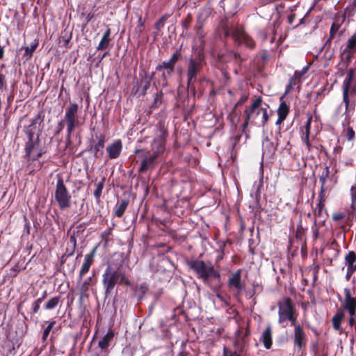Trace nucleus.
<instances>
[{
    "mask_svg": "<svg viewBox=\"0 0 356 356\" xmlns=\"http://www.w3.org/2000/svg\"><path fill=\"white\" fill-rule=\"evenodd\" d=\"M260 341L263 343L266 349H270L272 346V332L270 327H267L263 332Z\"/></svg>",
    "mask_w": 356,
    "mask_h": 356,
    "instance_id": "f3484780",
    "label": "nucleus"
},
{
    "mask_svg": "<svg viewBox=\"0 0 356 356\" xmlns=\"http://www.w3.org/2000/svg\"><path fill=\"white\" fill-rule=\"evenodd\" d=\"M34 147H35V143L33 141V134L29 133V140L26 143V148H25L26 154L27 156H31V154H32Z\"/></svg>",
    "mask_w": 356,
    "mask_h": 356,
    "instance_id": "c85d7f7f",
    "label": "nucleus"
},
{
    "mask_svg": "<svg viewBox=\"0 0 356 356\" xmlns=\"http://www.w3.org/2000/svg\"><path fill=\"white\" fill-rule=\"evenodd\" d=\"M134 294L138 299H141L148 290V285L146 282H139L136 284L134 289Z\"/></svg>",
    "mask_w": 356,
    "mask_h": 356,
    "instance_id": "412c9836",
    "label": "nucleus"
},
{
    "mask_svg": "<svg viewBox=\"0 0 356 356\" xmlns=\"http://www.w3.org/2000/svg\"><path fill=\"white\" fill-rule=\"evenodd\" d=\"M177 54H174L170 59L168 61H165L162 63V65L157 67V70L165 69L167 70V73L168 75H170L173 72L175 65L177 60Z\"/></svg>",
    "mask_w": 356,
    "mask_h": 356,
    "instance_id": "dca6fc26",
    "label": "nucleus"
},
{
    "mask_svg": "<svg viewBox=\"0 0 356 356\" xmlns=\"http://www.w3.org/2000/svg\"><path fill=\"white\" fill-rule=\"evenodd\" d=\"M343 318V313H336V314L332 317V325L333 327L338 331H341V322Z\"/></svg>",
    "mask_w": 356,
    "mask_h": 356,
    "instance_id": "b1692460",
    "label": "nucleus"
},
{
    "mask_svg": "<svg viewBox=\"0 0 356 356\" xmlns=\"http://www.w3.org/2000/svg\"><path fill=\"white\" fill-rule=\"evenodd\" d=\"M261 98H257L252 104L249 109L245 111V122L243 128L246 127L250 122H253L261 113L263 108L261 107Z\"/></svg>",
    "mask_w": 356,
    "mask_h": 356,
    "instance_id": "0eeeda50",
    "label": "nucleus"
},
{
    "mask_svg": "<svg viewBox=\"0 0 356 356\" xmlns=\"http://www.w3.org/2000/svg\"><path fill=\"white\" fill-rule=\"evenodd\" d=\"M59 302V299L56 297L52 298L51 300H48L46 303L45 309H54L58 305Z\"/></svg>",
    "mask_w": 356,
    "mask_h": 356,
    "instance_id": "7c9ffc66",
    "label": "nucleus"
},
{
    "mask_svg": "<svg viewBox=\"0 0 356 356\" xmlns=\"http://www.w3.org/2000/svg\"><path fill=\"white\" fill-rule=\"evenodd\" d=\"M4 84H5L4 76H3V75L0 74V89L4 86Z\"/></svg>",
    "mask_w": 356,
    "mask_h": 356,
    "instance_id": "8fccbe9b",
    "label": "nucleus"
},
{
    "mask_svg": "<svg viewBox=\"0 0 356 356\" xmlns=\"http://www.w3.org/2000/svg\"><path fill=\"white\" fill-rule=\"evenodd\" d=\"M78 109L79 106L76 104H70L65 111L64 120L67 124V137L68 139L70 138L71 134L75 127L80 124V121L77 117Z\"/></svg>",
    "mask_w": 356,
    "mask_h": 356,
    "instance_id": "7ed1b4c3",
    "label": "nucleus"
},
{
    "mask_svg": "<svg viewBox=\"0 0 356 356\" xmlns=\"http://www.w3.org/2000/svg\"><path fill=\"white\" fill-rule=\"evenodd\" d=\"M38 46V42H33L31 44L30 47H26L25 48V55L29 58L32 56L33 52L35 51Z\"/></svg>",
    "mask_w": 356,
    "mask_h": 356,
    "instance_id": "2f4dec72",
    "label": "nucleus"
},
{
    "mask_svg": "<svg viewBox=\"0 0 356 356\" xmlns=\"http://www.w3.org/2000/svg\"><path fill=\"white\" fill-rule=\"evenodd\" d=\"M136 30L139 33H141L143 30V22L141 17H140L138 19V24L137 26Z\"/></svg>",
    "mask_w": 356,
    "mask_h": 356,
    "instance_id": "a18cd8bd",
    "label": "nucleus"
},
{
    "mask_svg": "<svg viewBox=\"0 0 356 356\" xmlns=\"http://www.w3.org/2000/svg\"><path fill=\"white\" fill-rule=\"evenodd\" d=\"M115 335L114 330L109 328L106 334L102 337L98 342V347L103 350H106L111 344Z\"/></svg>",
    "mask_w": 356,
    "mask_h": 356,
    "instance_id": "ddd939ff",
    "label": "nucleus"
},
{
    "mask_svg": "<svg viewBox=\"0 0 356 356\" xmlns=\"http://www.w3.org/2000/svg\"><path fill=\"white\" fill-rule=\"evenodd\" d=\"M343 306L348 312H355L356 309V300L351 296L348 289H344Z\"/></svg>",
    "mask_w": 356,
    "mask_h": 356,
    "instance_id": "4468645a",
    "label": "nucleus"
},
{
    "mask_svg": "<svg viewBox=\"0 0 356 356\" xmlns=\"http://www.w3.org/2000/svg\"><path fill=\"white\" fill-rule=\"evenodd\" d=\"M225 34H231L234 41L239 45L244 44L249 48H253L255 45L254 40L244 31L241 26L232 27L230 33L225 30Z\"/></svg>",
    "mask_w": 356,
    "mask_h": 356,
    "instance_id": "39448f33",
    "label": "nucleus"
},
{
    "mask_svg": "<svg viewBox=\"0 0 356 356\" xmlns=\"http://www.w3.org/2000/svg\"><path fill=\"white\" fill-rule=\"evenodd\" d=\"M104 145V140L100 139L99 140V142L94 147L95 153H97L98 151H99L100 149L103 148Z\"/></svg>",
    "mask_w": 356,
    "mask_h": 356,
    "instance_id": "ea45409f",
    "label": "nucleus"
},
{
    "mask_svg": "<svg viewBox=\"0 0 356 356\" xmlns=\"http://www.w3.org/2000/svg\"><path fill=\"white\" fill-rule=\"evenodd\" d=\"M23 335V331L21 330L19 334H17V337L16 339L15 338H12L11 337V335H10V333L9 332L8 333V338L13 342V343H18L19 341V339L22 337V336Z\"/></svg>",
    "mask_w": 356,
    "mask_h": 356,
    "instance_id": "58836bf2",
    "label": "nucleus"
},
{
    "mask_svg": "<svg viewBox=\"0 0 356 356\" xmlns=\"http://www.w3.org/2000/svg\"><path fill=\"white\" fill-rule=\"evenodd\" d=\"M322 211H323V209L322 207L319 205L318 208L316 209L315 210V215L317 216V215H321V213H322Z\"/></svg>",
    "mask_w": 356,
    "mask_h": 356,
    "instance_id": "3c124183",
    "label": "nucleus"
},
{
    "mask_svg": "<svg viewBox=\"0 0 356 356\" xmlns=\"http://www.w3.org/2000/svg\"><path fill=\"white\" fill-rule=\"evenodd\" d=\"M241 272L238 270L233 273L229 278V288L235 293H239L244 289V284L241 282Z\"/></svg>",
    "mask_w": 356,
    "mask_h": 356,
    "instance_id": "1a4fd4ad",
    "label": "nucleus"
},
{
    "mask_svg": "<svg viewBox=\"0 0 356 356\" xmlns=\"http://www.w3.org/2000/svg\"><path fill=\"white\" fill-rule=\"evenodd\" d=\"M293 343L298 350H301L306 346L307 337L300 325L295 326Z\"/></svg>",
    "mask_w": 356,
    "mask_h": 356,
    "instance_id": "9b49d317",
    "label": "nucleus"
},
{
    "mask_svg": "<svg viewBox=\"0 0 356 356\" xmlns=\"http://www.w3.org/2000/svg\"><path fill=\"white\" fill-rule=\"evenodd\" d=\"M345 213H334L333 216H332V219L334 221H339V220H341L342 219H343L345 218Z\"/></svg>",
    "mask_w": 356,
    "mask_h": 356,
    "instance_id": "4c0bfd02",
    "label": "nucleus"
},
{
    "mask_svg": "<svg viewBox=\"0 0 356 356\" xmlns=\"http://www.w3.org/2000/svg\"><path fill=\"white\" fill-rule=\"evenodd\" d=\"M312 122V118H309L307 120L306 124L305 126V129L302 130V136L301 139L302 142L307 145L308 149L310 148L309 143V131H310V126Z\"/></svg>",
    "mask_w": 356,
    "mask_h": 356,
    "instance_id": "6ab92c4d",
    "label": "nucleus"
},
{
    "mask_svg": "<svg viewBox=\"0 0 356 356\" xmlns=\"http://www.w3.org/2000/svg\"><path fill=\"white\" fill-rule=\"evenodd\" d=\"M247 99H248V96H246V95H243V96L241 97L240 100L236 103V106H238V105H240V104H243V102H245Z\"/></svg>",
    "mask_w": 356,
    "mask_h": 356,
    "instance_id": "09e8293b",
    "label": "nucleus"
},
{
    "mask_svg": "<svg viewBox=\"0 0 356 356\" xmlns=\"http://www.w3.org/2000/svg\"><path fill=\"white\" fill-rule=\"evenodd\" d=\"M128 205V202L126 200H122L120 204L117 206V208L115 211V214L118 217H121L124 213Z\"/></svg>",
    "mask_w": 356,
    "mask_h": 356,
    "instance_id": "bb28decb",
    "label": "nucleus"
},
{
    "mask_svg": "<svg viewBox=\"0 0 356 356\" xmlns=\"http://www.w3.org/2000/svg\"><path fill=\"white\" fill-rule=\"evenodd\" d=\"M164 141L163 138L156 139L152 145L151 151H149L141 163L139 171L145 172L149 168H154L156 160L164 152Z\"/></svg>",
    "mask_w": 356,
    "mask_h": 356,
    "instance_id": "f03ea898",
    "label": "nucleus"
},
{
    "mask_svg": "<svg viewBox=\"0 0 356 356\" xmlns=\"http://www.w3.org/2000/svg\"><path fill=\"white\" fill-rule=\"evenodd\" d=\"M354 75L355 70L353 69H350L344 81H348V82L353 81Z\"/></svg>",
    "mask_w": 356,
    "mask_h": 356,
    "instance_id": "a19ab883",
    "label": "nucleus"
},
{
    "mask_svg": "<svg viewBox=\"0 0 356 356\" xmlns=\"http://www.w3.org/2000/svg\"><path fill=\"white\" fill-rule=\"evenodd\" d=\"M188 266L200 278L203 280L204 283L209 284L211 280L220 279V273L213 268V266L207 264L203 261H191L188 263Z\"/></svg>",
    "mask_w": 356,
    "mask_h": 356,
    "instance_id": "f257e3e1",
    "label": "nucleus"
},
{
    "mask_svg": "<svg viewBox=\"0 0 356 356\" xmlns=\"http://www.w3.org/2000/svg\"><path fill=\"white\" fill-rule=\"evenodd\" d=\"M356 94V82L344 81L343 83V95L353 96Z\"/></svg>",
    "mask_w": 356,
    "mask_h": 356,
    "instance_id": "aec40b11",
    "label": "nucleus"
},
{
    "mask_svg": "<svg viewBox=\"0 0 356 356\" xmlns=\"http://www.w3.org/2000/svg\"><path fill=\"white\" fill-rule=\"evenodd\" d=\"M92 277H88L86 280L81 285L80 290L81 292L83 294L88 291L90 287L92 286Z\"/></svg>",
    "mask_w": 356,
    "mask_h": 356,
    "instance_id": "cd10ccee",
    "label": "nucleus"
},
{
    "mask_svg": "<svg viewBox=\"0 0 356 356\" xmlns=\"http://www.w3.org/2000/svg\"><path fill=\"white\" fill-rule=\"evenodd\" d=\"M202 63L203 60L200 56L190 59L187 70L188 88H192L193 84L196 80V76L202 67Z\"/></svg>",
    "mask_w": 356,
    "mask_h": 356,
    "instance_id": "423d86ee",
    "label": "nucleus"
},
{
    "mask_svg": "<svg viewBox=\"0 0 356 356\" xmlns=\"http://www.w3.org/2000/svg\"><path fill=\"white\" fill-rule=\"evenodd\" d=\"M234 56L236 58L238 55L236 54H234Z\"/></svg>",
    "mask_w": 356,
    "mask_h": 356,
    "instance_id": "13d9d810",
    "label": "nucleus"
},
{
    "mask_svg": "<svg viewBox=\"0 0 356 356\" xmlns=\"http://www.w3.org/2000/svg\"><path fill=\"white\" fill-rule=\"evenodd\" d=\"M335 35H336V33H332V32L330 31V38L328 39V41H330L332 39H333Z\"/></svg>",
    "mask_w": 356,
    "mask_h": 356,
    "instance_id": "6e6d98bb",
    "label": "nucleus"
},
{
    "mask_svg": "<svg viewBox=\"0 0 356 356\" xmlns=\"http://www.w3.org/2000/svg\"><path fill=\"white\" fill-rule=\"evenodd\" d=\"M223 356H240L236 351L231 352L229 354H227L226 352V348H224Z\"/></svg>",
    "mask_w": 356,
    "mask_h": 356,
    "instance_id": "de8ad7c7",
    "label": "nucleus"
},
{
    "mask_svg": "<svg viewBox=\"0 0 356 356\" xmlns=\"http://www.w3.org/2000/svg\"><path fill=\"white\" fill-rule=\"evenodd\" d=\"M350 95H343V100L346 105V112L349 113L354 109L355 104L353 103H350L349 99V97Z\"/></svg>",
    "mask_w": 356,
    "mask_h": 356,
    "instance_id": "c756f323",
    "label": "nucleus"
},
{
    "mask_svg": "<svg viewBox=\"0 0 356 356\" xmlns=\"http://www.w3.org/2000/svg\"><path fill=\"white\" fill-rule=\"evenodd\" d=\"M55 324L54 321H51L49 323V325L45 327L42 334V339L46 340L48 337L49 332L52 330L54 325Z\"/></svg>",
    "mask_w": 356,
    "mask_h": 356,
    "instance_id": "72a5a7b5",
    "label": "nucleus"
},
{
    "mask_svg": "<svg viewBox=\"0 0 356 356\" xmlns=\"http://www.w3.org/2000/svg\"><path fill=\"white\" fill-rule=\"evenodd\" d=\"M279 312H292L291 302L289 298H284L278 302Z\"/></svg>",
    "mask_w": 356,
    "mask_h": 356,
    "instance_id": "5701e85b",
    "label": "nucleus"
},
{
    "mask_svg": "<svg viewBox=\"0 0 356 356\" xmlns=\"http://www.w3.org/2000/svg\"><path fill=\"white\" fill-rule=\"evenodd\" d=\"M330 175V169L327 166L323 170L321 176L320 177V181L322 184V187H323L327 179L328 178Z\"/></svg>",
    "mask_w": 356,
    "mask_h": 356,
    "instance_id": "473e14b6",
    "label": "nucleus"
},
{
    "mask_svg": "<svg viewBox=\"0 0 356 356\" xmlns=\"http://www.w3.org/2000/svg\"><path fill=\"white\" fill-rule=\"evenodd\" d=\"M110 35H111V30H110V29H108L104 33L102 38L98 44V47H97L98 50H103V49H105L107 48V47L108 46V44L110 42V40H111Z\"/></svg>",
    "mask_w": 356,
    "mask_h": 356,
    "instance_id": "4be33fe9",
    "label": "nucleus"
},
{
    "mask_svg": "<svg viewBox=\"0 0 356 356\" xmlns=\"http://www.w3.org/2000/svg\"><path fill=\"white\" fill-rule=\"evenodd\" d=\"M356 53V33L353 35L347 41L342 56L346 59V66L350 62L353 55Z\"/></svg>",
    "mask_w": 356,
    "mask_h": 356,
    "instance_id": "9d476101",
    "label": "nucleus"
},
{
    "mask_svg": "<svg viewBox=\"0 0 356 356\" xmlns=\"http://www.w3.org/2000/svg\"><path fill=\"white\" fill-rule=\"evenodd\" d=\"M3 55V50L2 48L0 47V58H2Z\"/></svg>",
    "mask_w": 356,
    "mask_h": 356,
    "instance_id": "4d7b16f0",
    "label": "nucleus"
},
{
    "mask_svg": "<svg viewBox=\"0 0 356 356\" xmlns=\"http://www.w3.org/2000/svg\"><path fill=\"white\" fill-rule=\"evenodd\" d=\"M340 25L337 23H333L331 28H330V32L332 33H336L338 32L339 29Z\"/></svg>",
    "mask_w": 356,
    "mask_h": 356,
    "instance_id": "c03bdc74",
    "label": "nucleus"
},
{
    "mask_svg": "<svg viewBox=\"0 0 356 356\" xmlns=\"http://www.w3.org/2000/svg\"><path fill=\"white\" fill-rule=\"evenodd\" d=\"M163 20H162V19H161V20H159V21L156 24V29H159V27H160L161 26H163Z\"/></svg>",
    "mask_w": 356,
    "mask_h": 356,
    "instance_id": "5fc2aeb1",
    "label": "nucleus"
},
{
    "mask_svg": "<svg viewBox=\"0 0 356 356\" xmlns=\"http://www.w3.org/2000/svg\"><path fill=\"white\" fill-rule=\"evenodd\" d=\"M261 114V123L262 126H264L268 120L267 109L266 108H263V110H262V112Z\"/></svg>",
    "mask_w": 356,
    "mask_h": 356,
    "instance_id": "c9c22d12",
    "label": "nucleus"
},
{
    "mask_svg": "<svg viewBox=\"0 0 356 356\" xmlns=\"http://www.w3.org/2000/svg\"><path fill=\"white\" fill-rule=\"evenodd\" d=\"M284 120H285V118H282V116L278 115V119L276 122V124H281Z\"/></svg>",
    "mask_w": 356,
    "mask_h": 356,
    "instance_id": "603ef678",
    "label": "nucleus"
},
{
    "mask_svg": "<svg viewBox=\"0 0 356 356\" xmlns=\"http://www.w3.org/2000/svg\"><path fill=\"white\" fill-rule=\"evenodd\" d=\"M307 70H308V67H305L300 72H296L294 74L295 77L296 78L300 77L301 76H302L303 74H305L307 72Z\"/></svg>",
    "mask_w": 356,
    "mask_h": 356,
    "instance_id": "49530a36",
    "label": "nucleus"
},
{
    "mask_svg": "<svg viewBox=\"0 0 356 356\" xmlns=\"http://www.w3.org/2000/svg\"><path fill=\"white\" fill-rule=\"evenodd\" d=\"M350 314L351 315V317L349 320V323L352 326L354 323V319H353V315L355 314V313H350Z\"/></svg>",
    "mask_w": 356,
    "mask_h": 356,
    "instance_id": "864d4df0",
    "label": "nucleus"
},
{
    "mask_svg": "<svg viewBox=\"0 0 356 356\" xmlns=\"http://www.w3.org/2000/svg\"><path fill=\"white\" fill-rule=\"evenodd\" d=\"M279 320L280 322L288 320L291 321L292 325L295 323L297 318L296 313H279Z\"/></svg>",
    "mask_w": 356,
    "mask_h": 356,
    "instance_id": "393cba45",
    "label": "nucleus"
},
{
    "mask_svg": "<svg viewBox=\"0 0 356 356\" xmlns=\"http://www.w3.org/2000/svg\"><path fill=\"white\" fill-rule=\"evenodd\" d=\"M345 261L347 266L346 278L349 280L356 270V254L353 251L349 252L345 257Z\"/></svg>",
    "mask_w": 356,
    "mask_h": 356,
    "instance_id": "f8f14e48",
    "label": "nucleus"
},
{
    "mask_svg": "<svg viewBox=\"0 0 356 356\" xmlns=\"http://www.w3.org/2000/svg\"><path fill=\"white\" fill-rule=\"evenodd\" d=\"M55 200L61 209L69 208L71 204V195L64 185L63 181L59 178L57 181Z\"/></svg>",
    "mask_w": 356,
    "mask_h": 356,
    "instance_id": "20e7f679",
    "label": "nucleus"
},
{
    "mask_svg": "<svg viewBox=\"0 0 356 356\" xmlns=\"http://www.w3.org/2000/svg\"><path fill=\"white\" fill-rule=\"evenodd\" d=\"M94 257V252L90 254H88L85 255L84 262L81 266L79 273V277L81 278L83 275H85L89 270L90 266L92 264Z\"/></svg>",
    "mask_w": 356,
    "mask_h": 356,
    "instance_id": "a211bd4d",
    "label": "nucleus"
},
{
    "mask_svg": "<svg viewBox=\"0 0 356 356\" xmlns=\"http://www.w3.org/2000/svg\"><path fill=\"white\" fill-rule=\"evenodd\" d=\"M354 136H355V132H354L353 129L351 127H349L347 130V134H346L347 138L349 140H351L353 139Z\"/></svg>",
    "mask_w": 356,
    "mask_h": 356,
    "instance_id": "37998d69",
    "label": "nucleus"
},
{
    "mask_svg": "<svg viewBox=\"0 0 356 356\" xmlns=\"http://www.w3.org/2000/svg\"><path fill=\"white\" fill-rule=\"evenodd\" d=\"M119 280H120V282L121 284H123L124 285H129L130 284V281L125 276V275L123 274V273H120V279H119Z\"/></svg>",
    "mask_w": 356,
    "mask_h": 356,
    "instance_id": "e433bc0d",
    "label": "nucleus"
},
{
    "mask_svg": "<svg viewBox=\"0 0 356 356\" xmlns=\"http://www.w3.org/2000/svg\"><path fill=\"white\" fill-rule=\"evenodd\" d=\"M104 188V181L99 182L97 185V188L94 192V195L97 199H99L102 195V192Z\"/></svg>",
    "mask_w": 356,
    "mask_h": 356,
    "instance_id": "f704fd0d",
    "label": "nucleus"
},
{
    "mask_svg": "<svg viewBox=\"0 0 356 356\" xmlns=\"http://www.w3.org/2000/svg\"><path fill=\"white\" fill-rule=\"evenodd\" d=\"M289 111V108L285 102H282L277 109V115L282 116V118H286Z\"/></svg>",
    "mask_w": 356,
    "mask_h": 356,
    "instance_id": "a878e982",
    "label": "nucleus"
},
{
    "mask_svg": "<svg viewBox=\"0 0 356 356\" xmlns=\"http://www.w3.org/2000/svg\"><path fill=\"white\" fill-rule=\"evenodd\" d=\"M120 272L113 271L110 267L107 268L103 275V284L106 289V293H110L115 284L119 281Z\"/></svg>",
    "mask_w": 356,
    "mask_h": 356,
    "instance_id": "6e6552de",
    "label": "nucleus"
},
{
    "mask_svg": "<svg viewBox=\"0 0 356 356\" xmlns=\"http://www.w3.org/2000/svg\"><path fill=\"white\" fill-rule=\"evenodd\" d=\"M263 147H264V148L269 147L270 152H271L272 150L274 149L273 144L271 142H270L268 139H265L263 141Z\"/></svg>",
    "mask_w": 356,
    "mask_h": 356,
    "instance_id": "79ce46f5",
    "label": "nucleus"
},
{
    "mask_svg": "<svg viewBox=\"0 0 356 356\" xmlns=\"http://www.w3.org/2000/svg\"><path fill=\"white\" fill-rule=\"evenodd\" d=\"M122 149V144L120 140H116L111 145L108 146L106 150L108 153L109 158L111 159L119 157Z\"/></svg>",
    "mask_w": 356,
    "mask_h": 356,
    "instance_id": "2eb2a0df",
    "label": "nucleus"
}]
</instances>
